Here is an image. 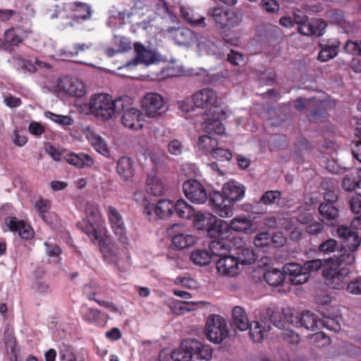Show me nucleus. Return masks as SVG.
Masks as SVG:
<instances>
[{
    "mask_svg": "<svg viewBox=\"0 0 361 361\" xmlns=\"http://www.w3.org/2000/svg\"><path fill=\"white\" fill-rule=\"evenodd\" d=\"M355 259V254L345 250L338 256L325 260L326 265L323 271V276L326 283L334 289L344 288L347 285L346 277L350 273L347 265L353 264Z\"/></svg>",
    "mask_w": 361,
    "mask_h": 361,
    "instance_id": "f257e3e1",
    "label": "nucleus"
},
{
    "mask_svg": "<svg viewBox=\"0 0 361 361\" xmlns=\"http://www.w3.org/2000/svg\"><path fill=\"white\" fill-rule=\"evenodd\" d=\"M204 105L211 106L207 110L204 109V143L208 140L209 144L214 146L216 144V140L209 135L207 136L205 133L224 134L225 128L221 119L224 117L225 114L218 104L216 92L212 89L204 88Z\"/></svg>",
    "mask_w": 361,
    "mask_h": 361,
    "instance_id": "f03ea898",
    "label": "nucleus"
},
{
    "mask_svg": "<svg viewBox=\"0 0 361 361\" xmlns=\"http://www.w3.org/2000/svg\"><path fill=\"white\" fill-rule=\"evenodd\" d=\"M128 97H118L114 99L112 97L106 93H98L91 96L88 102L90 113L100 121H109L124 110V103Z\"/></svg>",
    "mask_w": 361,
    "mask_h": 361,
    "instance_id": "7ed1b4c3",
    "label": "nucleus"
},
{
    "mask_svg": "<svg viewBox=\"0 0 361 361\" xmlns=\"http://www.w3.org/2000/svg\"><path fill=\"white\" fill-rule=\"evenodd\" d=\"M207 16L219 29H231L238 26L243 20L240 12L225 9L220 6L211 7L207 10Z\"/></svg>",
    "mask_w": 361,
    "mask_h": 361,
    "instance_id": "20e7f679",
    "label": "nucleus"
},
{
    "mask_svg": "<svg viewBox=\"0 0 361 361\" xmlns=\"http://www.w3.org/2000/svg\"><path fill=\"white\" fill-rule=\"evenodd\" d=\"M202 348L203 345L197 339L187 338L171 353V358L173 361H191L192 356H196L197 359L202 360Z\"/></svg>",
    "mask_w": 361,
    "mask_h": 361,
    "instance_id": "39448f33",
    "label": "nucleus"
},
{
    "mask_svg": "<svg viewBox=\"0 0 361 361\" xmlns=\"http://www.w3.org/2000/svg\"><path fill=\"white\" fill-rule=\"evenodd\" d=\"M207 338L214 343H221L228 336L226 320L219 315L212 314L207 321Z\"/></svg>",
    "mask_w": 361,
    "mask_h": 361,
    "instance_id": "423d86ee",
    "label": "nucleus"
},
{
    "mask_svg": "<svg viewBox=\"0 0 361 361\" xmlns=\"http://www.w3.org/2000/svg\"><path fill=\"white\" fill-rule=\"evenodd\" d=\"M209 201V205L212 209L221 217L226 218L233 214V204L225 197L224 194L214 191L209 194L204 189V202Z\"/></svg>",
    "mask_w": 361,
    "mask_h": 361,
    "instance_id": "0eeeda50",
    "label": "nucleus"
},
{
    "mask_svg": "<svg viewBox=\"0 0 361 361\" xmlns=\"http://www.w3.org/2000/svg\"><path fill=\"white\" fill-rule=\"evenodd\" d=\"M164 32L179 46L189 47L193 43H197V47H200L199 39L201 38V36L186 27H169Z\"/></svg>",
    "mask_w": 361,
    "mask_h": 361,
    "instance_id": "6e6552de",
    "label": "nucleus"
},
{
    "mask_svg": "<svg viewBox=\"0 0 361 361\" xmlns=\"http://www.w3.org/2000/svg\"><path fill=\"white\" fill-rule=\"evenodd\" d=\"M174 211L182 219L193 217L192 226L198 231L203 230V213L188 204L184 200H178L174 204Z\"/></svg>",
    "mask_w": 361,
    "mask_h": 361,
    "instance_id": "1a4fd4ad",
    "label": "nucleus"
},
{
    "mask_svg": "<svg viewBox=\"0 0 361 361\" xmlns=\"http://www.w3.org/2000/svg\"><path fill=\"white\" fill-rule=\"evenodd\" d=\"M142 106L147 116L155 118L166 111L163 97L155 92H149L142 100Z\"/></svg>",
    "mask_w": 361,
    "mask_h": 361,
    "instance_id": "9d476101",
    "label": "nucleus"
},
{
    "mask_svg": "<svg viewBox=\"0 0 361 361\" xmlns=\"http://www.w3.org/2000/svg\"><path fill=\"white\" fill-rule=\"evenodd\" d=\"M108 218L111 228L117 237L118 240L124 245L129 244V239L126 233V228L122 215L113 206L108 207Z\"/></svg>",
    "mask_w": 361,
    "mask_h": 361,
    "instance_id": "9b49d317",
    "label": "nucleus"
},
{
    "mask_svg": "<svg viewBox=\"0 0 361 361\" xmlns=\"http://www.w3.org/2000/svg\"><path fill=\"white\" fill-rule=\"evenodd\" d=\"M204 221H207L206 231L211 238H221L225 237L229 231L227 222L218 219L210 213L204 214Z\"/></svg>",
    "mask_w": 361,
    "mask_h": 361,
    "instance_id": "f8f14e48",
    "label": "nucleus"
},
{
    "mask_svg": "<svg viewBox=\"0 0 361 361\" xmlns=\"http://www.w3.org/2000/svg\"><path fill=\"white\" fill-rule=\"evenodd\" d=\"M57 87L72 97H82L86 92L84 83L75 78L63 77L59 79Z\"/></svg>",
    "mask_w": 361,
    "mask_h": 361,
    "instance_id": "ddd939ff",
    "label": "nucleus"
},
{
    "mask_svg": "<svg viewBox=\"0 0 361 361\" xmlns=\"http://www.w3.org/2000/svg\"><path fill=\"white\" fill-rule=\"evenodd\" d=\"M129 98L124 103L123 114L121 118L122 123L126 128L132 130L142 129L143 127L144 116L142 112L133 107L127 108L126 104L129 102Z\"/></svg>",
    "mask_w": 361,
    "mask_h": 361,
    "instance_id": "4468645a",
    "label": "nucleus"
},
{
    "mask_svg": "<svg viewBox=\"0 0 361 361\" xmlns=\"http://www.w3.org/2000/svg\"><path fill=\"white\" fill-rule=\"evenodd\" d=\"M71 8L78 13L67 17L68 21L66 23L64 27L70 26L73 27L82 21L90 19L92 16L91 7L87 4L75 1L71 5Z\"/></svg>",
    "mask_w": 361,
    "mask_h": 361,
    "instance_id": "2eb2a0df",
    "label": "nucleus"
},
{
    "mask_svg": "<svg viewBox=\"0 0 361 361\" xmlns=\"http://www.w3.org/2000/svg\"><path fill=\"white\" fill-rule=\"evenodd\" d=\"M283 272L289 276L290 281L294 285H301L309 279V271L304 266L298 263H288L283 266Z\"/></svg>",
    "mask_w": 361,
    "mask_h": 361,
    "instance_id": "dca6fc26",
    "label": "nucleus"
},
{
    "mask_svg": "<svg viewBox=\"0 0 361 361\" xmlns=\"http://www.w3.org/2000/svg\"><path fill=\"white\" fill-rule=\"evenodd\" d=\"M216 267L219 272L234 276L238 274V262L235 257L226 255L216 260Z\"/></svg>",
    "mask_w": 361,
    "mask_h": 361,
    "instance_id": "f3484780",
    "label": "nucleus"
},
{
    "mask_svg": "<svg viewBox=\"0 0 361 361\" xmlns=\"http://www.w3.org/2000/svg\"><path fill=\"white\" fill-rule=\"evenodd\" d=\"M4 222L11 231L17 232L22 238L27 240L33 237L32 228L24 221L19 220L16 217L8 216L5 219Z\"/></svg>",
    "mask_w": 361,
    "mask_h": 361,
    "instance_id": "a211bd4d",
    "label": "nucleus"
},
{
    "mask_svg": "<svg viewBox=\"0 0 361 361\" xmlns=\"http://www.w3.org/2000/svg\"><path fill=\"white\" fill-rule=\"evenodd\" d=\"M183 190L186 197L192 203L200 204L203 203V187L195 180L184 182Z\"/></svg>",
    "mask_w": 361,
    "mask_h": 361,
    "instance_id": "6ab92c4d",
    "label": "nucleus"
},
{
    "mask_svg": "<svg viewBox=\"0 0 361 361\" xmlns=\"http://www.w3.org/2000/svg\"><path fill=\"white\" fill-rule=\"evenodd\" d=\"M223 192L231 204H233L245 197V187L239 182L230 180L224 185Z\"/></svg>",
    "mask_w": 361,
    "mask_h": 361,
    "instance_id": "aec40b11",
    "label": "nucleus"
},
{
    "mask_svg": "<svg viewBox=\"0 0 361 361\" xmlns=\"http://www.w3.org/2000/svg\"><path fill=\"white\" fill-rule=\"evenodd\" d=\"M326 25V23L324 20L319 18H312L306 25L298 26V30L303 35L320 37L324 33Z\"/></svg>",
    "mask_w": 361,
    "mask_h": 361,
    "instance_id": "412c9836",
    "label": "nucleus"
},
{
    "mask_svg": "<svg viewBox=\"0 0 361 361\" xmlns=\"http://www.w3.org/2000/svg\"><path fill=\"white\" fill-rule=\"evenodd\" d=\"M86 214L89 218L92 217V221L96 222L99 219V212L97 207H88L86 210ZM91 219H88V223L82 221L78 224V226L82 229L90 238L97 240L99 235L92 227Z\"/></svg>",
    "mask_w": 361,
    "mask_h": 361,
    "instance_id": "4be33fe9",
    "label": "nucleus"
},
{
    "mask_svg": "<svg viewBox=\"0 0 361 361\" xmlns=\"http://www.w3.org/2000/svg\"><path fill=\"white\" fill-rule=\"evenodd\" d=\"M319 212L322 216L321 221L329 226H334L338 221L339 211L332 204L321 203L319 207Z\"/></svg>",
    "mask_w": 361,
    "mask_h": 361,
    "instance_id": "5701e85b",
    "label": "nucleus"
},
{
    "mask_svg": "<svg viewBox=\"0 0 361 361\" xmlns=\"http://www.w3.org/2000/svg\"><path fill=\"white\" fill-rule=\"evenodd\" d=\"M209 252L204 250V266L210 263V261L207 260V257L209 255L219 259L227 255L228 252V243L224 237L212 240L209 243Z\"/></svg>",
    "mask_w": 361,
    "mask_h": 361,
    "instance_id": "b1692460",
    "label": "nucleus"
},
{
    "mask_svg": "<svg viewBox=\"0 0 361 361\" xmlns=\"http://www.w3.org/2000/svg\"><path fill=\"white\" fill-rule=\"evenodd\" d=\"M249 324V319L244 309L240 306L234 307L232 310V326L243 331L248 329Z\"/></svg>",
    "mask_w": 361,
    "mask_h": 361,
    "instance_id": "393cba45",
    "label": "nucleus"
},
{
    "mask_svg": "<svg viewBox=\"0 0 361 361\" xmlns=\"http://www.w3.org/2000/svg\"><path fill=\"white\" fill-rule=\"evenodd\" d=\"M336 233L340 238H343L349 242L352 240L349 247V252L354 254L361 244V239L359 238L357 232L351 231L347 226H340L338 227Z\"/></svg>",
    "mask_w": 361,
    "mask_h": 361,
    "instance_id": "a878e982",
    "label": "nucleus"
},
{
    "mask_svg": "<svg viewBox=\"0 0 361 361\" xmlns=\"http://www.w3.org/2000/svg\"><path fill=\"white\" fill-rule=\"evenodd\" d=\"M134 49L136 53L135 61L137 63L148 66L156 61L155 54L152 51L146 49L141 43H135Z\"/></svg>",
    "mask_w": 361,
    "mask_h": 361,
    "instance_id": "bb28decb",
    "label": "nucleus"
},
{
    "mask_svg": "<svg viewBox=\"0 0 361 361\" xmlns=\"http://www.w3.org/2000/svg\"><path fill=\"white\" fill-rule=\"evenodd\" d=\"M117 173L125 181L130 180L134 175L133 161L129 157H123L117 162Z\"/></svg>",
    "mask_w": 361,
    "mask_h": 361,
    "instance_id": "cd10ccee",
    "label": "nucleus"
},
{
    "mask_svg": "<svg viewBox=\"0 0 361 361\" xmlns=\"http://www.w3.org/2000/svg\"><path fill=\"white\" fill-rule=\"evenodd\" d=\"M146 184L147 192L154 196L164 195L168 189L167 185L160 178L154 176H148Z\"/></svg>",
    "mask_w": 361,
    "mask_h": 361,
    "instance_id": "c85d7f7f",
    "label": "nucleus"
},
{
    "mask_svg": "<svg viewBox=\"0 0 361 361\" xmlns=\"http://www.w3.org/2000/svg\"><path fill=\"white\" fill-rule=\"evenodd\" d=\"M229 230L236 232L247 233L252 231V221L245 216H237L228 223Z\"/></svg>",
    "mask_w": 361,
    "mask_h": 361,
    "instance_id": "c756f323",
    "label": "nucleus"
},
{
    "mask_svg": "<svg viewBox=\"0 0 361 361\" xmlns=\"http://www.w3.org/2000/svg\"><path fill=\"white\" fill-rule=\"evenodd\" d=\"M247 329L250 331L249 334L251 339L255 343H260L263 341L265 334L270 331L271 327L263 326L258 322L253 321L250 322Z\"/></svg>",
    "mask_w": 361,
    "mask_h": 361,
    "instance_id": "7c9ffc66",
    "label": "nucleus"
},
{
    "mask_svg": "<svg viewBox=\"0 0 361 361\" xmlns=\"http://www.w3.org/2000/svg\"><path fill=\"white\" fill-rule=\"evenodd\" d=\"M281 193L279 190H269L265 192L261 197L260 200L255 203L252 209L255 213H262L264 209H259V204L270 205L274 204L276 200L280 199Z\"/></svg>",
    "mask_w": 361,
    "mask_h": 361,
    "instance_id": "2f4dec72",
    "label": "nucleus"
},
{
    "mask_svg": "<svg viewBox=\"0 0 361 361\" xmlns=\"http://www.w3.org/2000/svg\"><path fill=\"white\" fill-rule=\"evenodd\" d=\"M66 159L70 164L80 169L85 166H91L94 164L93 159L90 155L85 153H72L68 154Z\"/></svg>",
    "mask_w": 361,
    "mask_h": 361,
    "instance_id": "473e14b6",
    "label": "nucleus"
},
{
    "mask_svg": "<svg viewBox=\"0 0 361 361\" xmlns=\"http://www.w3.org/2000/svg\"><path fill=\"white\" fill-rule=\"evenodd\" d=\"M174 212V204L169 200H159L154 207V213L159 219H167Z\"/></svg>",
    "mask_w": 361,
    "mask_h": 361,
    "instance_id": "72a5a7b5",
    "label": "nucleus"
},
{
    "mask_svg": "<svg viewBox=\"0 0 361 361\" xmlns=\"http://www.w3.org/2000/svg\"><path fill=\"white\" fill-rule=\"evenodd\" d=\"M320 321L314 313L306 311L301 314V327L315 331L320 328Z\"/></svg>",
    "mask_w": 361,
    "mask_h": 361,
    "instance_id": "f704fd0d",
    "label": "nucleus"
},
{
    "mask_svg": "<svg viewBox=\"0 0 361 361\" xmlns=\"http://www.w3.org/2000/svg\"><path fill=\"white\" fill-rule=\"evenodd\" d=\"M180 12L184 20L192 26H197L203 23V17L196 13L191 8L181 6Z\"/></svg>",
    "mask_w": 361,
    "mask_h": 361,
    "instance_id": "c9c22d12",
    "label": "nucleus"
},
{
    "mask_svg": "<svg viewBox=\"0 0 361 361\" xmlns=\"http://www.w3.org/2000/svg\"><path fill=\"white\" fill-rule=\"evenodd\" d=\"M285 274L277 269L267 270L264 274V281L271 286H279L281 285L285 280Z\"/></svg>",
    "mask_w": 361,
    "mask_h": 361,
    "instance_id": "e433bc0d",
    "label": "nucleus"
},
{
    "mask_svg": "<svg viewBox=\"0 0 361 361\" xmlns=\"http://www.w3.org/2000/svg\"><path fill=\"white\" fill-rule=\"evenodd\" d=\"M87 139L97 152L104 156L109 155L108 145L100 135L91 133L88 135Z\"/></svg>",
    "mask_w": 361,
    "mask_h": 361,
    "instance_id": "4c0bfd02",
    "label": "nucleus"
},
{
    "mask_svg": "<svg viewBox=\"0 0 361 361\" xmlns=\"http://www.w3.org/2000/svg\"><path fill=\"white\" fill-rule=\"evenodd\" d=\"M340 45V42L335 41L331 44H326L319 51L318 59L321 61H327L338 54V47Z\"/></svg>",
    "mask_w": 361,
    "mask_h": 361,
    "instance_id": "58836bf2",
    "label": "nucleus"
},
{
    "mask_svg": "<svg viewBox=\"0 0 361 361\" xmlns=\"http://www.w3.org/2000/svg\"><path fill=\"white\" fill-rule=\"evenodd\" d=\"M195 237L192 235L176 234L173 236L172 243L178 249L182 250L194 245Z\"/></svg>",
    "mask_w": 361,
    "mask_h": 361,
    "instance_id": "ea45409f",
    "label": "nucleus"
},
{
    "mask_svg": "<svg viewBox=\"0 0 361 361\" xmlns=\"http://www.w3.org/2000/svg\"><path fill=\"white\" fill-rule=\"evenodd\" d=\"M267 315L273 325L276 328L279 329L285 328V321L283 317L282 310L279 311L274 308H268L267 310Z\"/></svg>",
    "mask_w": 361,
    "mask_h": 361,
    "instance_id": "a19ab883",
    "label": "nucleus"
},
{
    "mask_svg": "<svg viewBox=\"0 0 361 361\" xmlns=\"http://www.w3.org/2000/svg\"><path fill=\"white\" fill-rule=\"evenodd\" d=\"M237 255V260L243 264H251L255 261L253 251L247 247H243L238 252H235Z\"/></svg>",
    "mask_w": 361,
    "mask_h": 361,
    "instance_id": "79ce46f5",
    "label": "nucleus"
},
{
    "mask_svg": "<svg viewBox=\"0 0 361 361\" xmlns=\"http://www.w3.org/2000/svg\"><path fill=\"white\" fill-rule=\"evenodd\" d=\"M4 38L6 42L9 46H18L23 41V37L20 30H8L5 32Z\"/></svg>",
    "mask_w": 361,
    "mask_h": 361,
    "instance_id": "37998d69",
    "label": "nucleus"
},
{
    "mask_svg": "<svg viewBox=\"0 0 361 361\" xmlns=\"http://www.w3.org/2000/svg\"><path fill=\"white\" fill-rule=\"evenodd\" d=\"M60 361H85L82 357H78L73 350L68 345H63L59 350Z\"/></svg>",
    "mask_w": 361,
    "mask_h": 361,
    "instance_id": "c03bdc74",
    "label": "nucleus"
},
{
    "mask_svg": "<svg viewBox=\"0 0 361 361\" xmlns=\"http://www.w3.org/2000/svg\"><path fill=\"white\" fill-rule=\"evenodd\" d=\"M285 324L288 323L295 327H301V314H294L290 309L282 310Z\"/></svg>",
    "mask_w": 361,
    "mask_h": 361,
    "instance_id": "a18cd8bd",
    "label": "nucleus"
},
{
    "mask_svg": "<svg viewBox=\"0 0 361 361\" xmlns=\"http://www.w3.org/2000/svg\"><path fill=\"white\" fill-rule=\"evenodd\" d=\"M44 116L54 122L63 126H71L73 122V119L68 116L58 115L50 111H46L44 113Z\"/></svg>",
    "mask_w": 361,
    "mask_h": 361,
    "instance_id": "49530a36",
    "label": "nucleus"
},
{
    "mask_svg": "<svg viewBox=\"0 0 361 361\" xmlns=\"http://www.w3.org/2000/svg\"><path fill=\"white\" fill-rule=\"evenodd\" d=\"M320 326H324L334 332H338L341 330V324L337 317L324 316L323 319L320 321Z\"/></svg>",
    "mask_w": 361,
    "mask_h": 361,
    "instance_id": "de8ad7c7",
    "label": "nucleus"
},
{
    "mask_svg": "<svg viewBox=\"0 0 361 361\" xmlns=\"http://www.w3.org/2000/svg\"><path fill=\"white\" fill-rule=\"evenodd\" d=\"M295 213V218L300 224H308L313 219L311 213L307 212V206L298 207Z\"/></svg>",
    "mask_w": 361,
    "mask_h": 361,
    "instance_id": "09e8293b",
    "label": "nucleus"
},
{
    "mask_svg": "<svg viewBox=\"0 0 361 361\" xmlns=\"http://www.w3.org/2000/svg\"><path fill=\"white\" fill-rule=\"evenodd\" d=\"M202 303V302H182V301H177L174 306V312H176L177 314H184L185 312H188L193 311L195 310L194 307H192L194 305Z\"/></svg>",
    "mask_w": 361,
    "mask_h": 361,
    "instance_id": "8fccbe9b",
    "label": "nucleus"
},
{
    "mask_svg": "<svg viewBox=\"0 0 361 361\" xmlns=\"http://www.w3.org/2000/svg\"><path fill=\"white\" fill-rule=\"evenodd\" d=\"M226 240L228 246V252H238L245 245L243 238L239 236H233Z\"/></svg>",
    "mask_w": 361,
    "mask_h": 361,
    "instance_id": "3c124183",
    "label": "nucleus"
},
{
    "mask_svg": "<svg viewBox=\"0 0 361 361\" xmlns=\"http://www.w3.org/2000/svg\"><path fill=\"white\" fill-rule=\"evenodd\" d=\"M320 252L329 254L338 250V243L333 238H329L323 242L319 247Z\"/></svg>",
    "mask_w": 361,
    "mask_h": 361,
    "instance_id": "603ef678",
    "label": "nucleus"
},
{
    "mask_svg": "<svg viewBox=\"0 0 361 361\" xmlns=\"http://www.w3.org/2000/svg\"><path fill=\"white\" fill-rule=\"evenodd\" d=\"M326 264L323 262L322 259H316L312 260H309L304 263V269L309 271V278L310 277L312 272L317 271L322 267H326Z\"/></svg>",
    "mask_w": 361,
    "mask_h": 361,
    "instance_id": "864d4df0",
    "label": "nucleus"
},
{
    "mask_svg": "<svg viewBox=\"0 0 361 361\" xmlns=\"http://www.w3.org/2000/svg\"><path fill=\"white\" fill-rule=\"evenodd\" d=\"M100 318V311L92 307L87 308L83 314V319L90 323L97 324L99 323Z\"/></svg>",
    "mask_w": 361,
    "mask_h": 361,
    "instance_id": "5fc2aeb1",
    "label": "nucleus"
},
{
    "mask_svg": "<svg viewBox=\"0 0 361 361\" xmlns=\"http://www.w3.org/2000/svg\"><path fill=\"white\" fill-rule=\"evenodd\" d=\"M35 207L42 220L47 224L49 223L47 216V212L49 209V202L45 200H39L36 202Z\"/></svg>",
    "mask_w": 361,
    "mask_h": 361,
    "instance_id": "6e6d98bb",
    "label": "nucleus"
},
{
    "mask_svg": "<svg viewBox=\"0 0 361 361\" xmlns=\"http://www.w3.org/2000/svg\"><path fill=\"white\" fill-rule=\"evenodd\" d=\"M271 242V238L269 234L267 232L260 233L256 235L254 238V245L257 247H264L269 245Z\"/></svg>",
    "mask_w": 361,
    "mask_h": 361,
    "instance_id": "4d7b16f0",
    "label": "nucleus"
},
{
    "mask_svg": "<svg viewBox=\"0 0 361 361\" xmlns=\"http://www.w3.org/2000/svg\"><path fill=\"white\" fill-rule=\"evenodd\" d=\"M207 150L209 151V149L207 148ZM210 153L213 157L219 159L220 160L226 159L228 161L232 158L231 153L228 149L221 147L212 148L210 149Z\"/></svg>",
    "mask_w": 361,
    "mask_h": 361,
    "instance_id": "13d9d810",
    "label": "nucleus"
},
{
    "mask_svg": "<svg viewBox=\"0 0 361 361\" xmlns=\"http://www.w3.org/2000/svg\"><path fill=\"white\" fill-rule=\"evenodd\" d=\"M283 331L281 333L283 338L292 344H297L300 341V336L292 330L288 329L283 328Z\"/></svg>",
    "mask_w": 361,
    "mask_h": 361,
    "instance_id": "bf43d9fd",
    "label": "nucleus"
},
{
    "mask_svg": "<svg viewBox=\"0 0 361 361\" xmlns=\"http://www.w3.org/2000/svg\"><path fill=\"white\" fill-rule=\"evenodd\" d=\"M183 145L180 141L174 139L170 141L168 144V150L169 153L174 156H179L182 154L183 150Z\"/></svg>",
    "mask_w": 361,
    "mask_h": 361,
    "instance_id": "052dcab7",
    "label": "nucleus"
},
{
    "mask_svg": "<svg viewBox=\"0 0 361 361\" xmlns=\"http://www.w3.org/2000/svg\"><path fill=\"white\" fill-rule=\"evenodd\" d=\"M346 289L351 294L361 295V276H358L348 283Z\"/></svg>",
    "mask_w": 361,
    "mask_h": 361,
    "instance_id": "680f3d73",
    "label": "nucleus"
},
{
    "mask_svg": "<svg viewBox=\"0 0 361 361\" xmlns=\"http://www.w3.org/2000/svg\"><path fill=\"white\" fill-rule=\"evenodd\" d=\"M100 291L99 287H98L95 284L90 283L87 284L83 288L84 294L92 300H94L97 302L98 300L95 298V295L98 294Z\"/></svg>",
    "mask_w": 361,
    "mask_h": 361,
    "instance_id": "e2e57ef3",
    "label": "nucleus"
},
{
    "mask_svg": "<svg viewBox=\"0 0 361 361\" xmlns=\"http://www.w3.org/2000/svg\"><path fill=\"white\" fill-rule=\"evenodd\" d=\"M357 176L356 177L346 176L342 181V187L345 191H355L357 185Z\"/></svg>",
    "mask_w": 361,
    "mask_h": 361,
    "instance_id": "0e129e2a",
    "label": "nucleus"
},
{
    "mask_svg": "<svg viewBox=\"0 0 361 361\" xmlns=\"http://www.w3.org/2000/svg\"><path fill=\"white\" fill-rule=\"evenodd\" d=\"M323 222L317 221H311L306 227V232L310 235H317L322 232L324 229Z\"/></svg>",
    "mask_w": 361,
    "mask_h": 361,
    "instance_id": "69168bd1",
    "label": "nucleus"
},
{
    "mask_svg": "<svg viewBox=\"0 0 361 361\" xmlns=\"http://www.w3.org/2000/svg\"><path fill=\"white\" fill-rule=\"evenodd\" d=\"M260 5L263 9L271 13L279 10V5L276 0H262Z\"/></svg>",
    "mask_w": 361,
    "mask_h": 361,
    "instance_id": "338daca9",
    "label": "nucleus"
},
{
    "mask_svg": "<svg viewBox=\"0 0 361 361\" xmlns=\"http://www.w3.org/2000/svg\"><path fill=\"white\" fill-rule=\"evenodd\" d=\"M204 50L208 54L214 55L216 58H221L223 53L217 46L209 40L204 41Z\"/></svg>",
    "mask_w": 361,
    "mask_h": 361,
    "instance_id": "774afa93",
    "label": "nucleus"
}]
</instances>
